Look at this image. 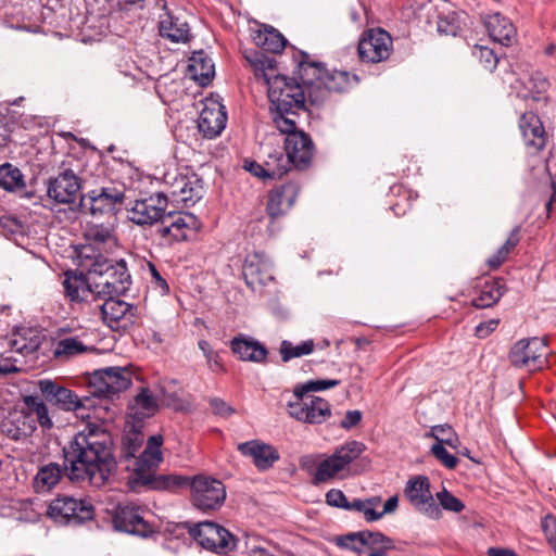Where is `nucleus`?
<instances>
[{
    "label": "nucleus",
    "instance_id": "42",
    "mask_svg": "<svg viewBox=\"0 0 556 556\" xmlns=\"http://www.w3.org/2000/svg\"><path fill=\"white\" fill-rule=\"evenodd\" d=\"M341 381L337 379L311 380L305 383H299L293 389V397H296L298 400H303V396L307 395L308 392L324 391L327 389L338 387Z\"/></svg>",
    "mask_w": 556,
    "mask_h": 556
},
{
    "label": "nucleus",
    "instance_id": "32",
    "mask_svg": "<svg viewBox=\"0 0 556 556\" xmlns=\"http://www.w3.org/2000/svg\"><path fill=\"white\" fill-rule=\"evenodd\" d=\"M519 128L528 146H532L538 151L545 147V129L538 114L522 113L519 118Z\"/></svg>",
    "mask_w": 556,
    "mask_h": 556
},
{
    "label": "nucleus",
    "instance_id": "55",
    "mask_svg": "<svg viewBox=\"0 0 556 556\" xmlns=\"http://www.w3.org/2000/svg\"><path fill=\"white\" fill-rule=\"evenodd\" d=\"M326 503L329 506L345 509L348 498L341 490L331 489L326 493Z\"/></svg>",
    "mask_w": 556,
    "mask_h": 556
},
{
    "label": "nucleus",
    "instance_id": "29",
    "mask_svg": "<svg viewBox=\"0 0 556 556\" xmlns=\"http://www.w3.org/2000/svg\"><path fill=\"white\" fill-rule=\"evenodd\" d=\"M238 451L243 456L252 457L254 466L261 471L271 468L275 462L280 457L278 451L274 446L258 440L240 443L238 445Z\"/></svg>",
    "mask_w": 556,
    "mask_h": 556
},
{
    "label": "nucleus",
    "instance_id": "8",
    "mask_svg": "<svg viewBox=\"0 0 556 556\" xmlns=\"http://www.w3.org/2000/svg\"><path fill=\"white\" fill-rule=\"evenodd\" d=\"M47 516L56 525L77 527L94 518V506L89 500L59 494L49 503Z\"/></svg>",
    "mask_w": 556,
    "mask_h": 556
},
{
    "label": "nucleus",
    "instance_id": "9",
    "mask_svg": "<svg viewBox=\"0 0 556 556\" xmlns=\"http://www.w3.org/2000/svg\"><path fill=\"white\" fill-rule=\"evenodd\" d=\"M186 483L179 488L190 489L192 505L203 511H215L219 509L226 500L225 484L215 478L198 475L192 478L184 476Z\"/></svg>",
    "mask_w": 556,
    "mask_h": 556
},
{
    "label": "nucleus",
    "instance_id": "60",
    "mask_svg": "<svg viewBox=\"0 0 556 556\" xmlns=\"http://www.w3.org/2000/svg\"><path fill=\"white\" fill-rule=\"evenodd\" d=\"M362 416L363 414L358 409L348 410L345 417L341 420L340 426L345 430H350L361 422Z\"/></svg>",
    "mask_w": 556,
    "mask_h": 556
},
{
    "label": "nucleus",
    "instance_id": "63",
    "mask_svg": "<svg viewBox=\"0 0 556 556\" xmlns=\"http://www.w3.org/2000/svg\"><path fill=\"white\" fill-rule=\"evenodd\" d=\"M521 226L517 225L510 231L508 238L501 248H506V252L509 254L520 242Z\"/></svg>",
    "mask_w": 556,
    "mask_h": 556
},
{
    "label": "nucleus",
    "instance_id": "26",
    "mask_svg": "<svg viewBox=\"0 0 556 556\" xmlns=\"http://www.w3.org/2000/svg\"><path fill=\"white\" fill-rule=\"evenodd\" d=\"M173 200L192 206L204 195L203 179L195 173L178 175L170 186Z\"/></svg>",
    "mask_w": 556,
    "mask_h": 556
},
{
    "label": "nucleus",
    "instance_id": "52",
    "mask_svg": "<svg viewBox=\"0 0 556 556\" xmlns=\"http://www.w3.org/2000/svg\"><path fill=\"white\" fill-rule=\"evenodd\" d=\"M541 528L547 543L556 554V516L553 514L545 515L541 520Z\"/></svg>",
    "mask_w": 556,
    "mask_h": 556
},
{
    "label": "nucleus",
    "instance_id": "16",
    "mask_svg": "<svg viewBox=\"0 0 556 556\" xmlns=\"http://www.w3.org/2000/svg\"><path fill=\"white\" fill-rule=\"evenodd\" d=\"M47 195L58 204H74L77 211V199L83 189L81 178L67 167H60L55 176L46 181Z\"/></svg>",
    "mask_w": 556,
    "mask_h": 556
},
{
    "label": "nucleus",
    "instance_id": "41",
    "mask_svg": "<svg viewBox=\"0 0 556 556\" xmlns=\"http://www.w3.org/2000/svg\"><path fill=\"white\" fill-rule=\"evenodd\" d=\"M265 52L266 51H255L253 55L247 56V59L254 68L255 76L263 77L267 84V78H273L267 71L275 70L277 61L275 58L266 55Z\"/></svg>",
    "mask_w": 556,
    "mask_h": 556
},
{
    "label": "nucleus",
    "instance_id": "56",
    "mask_svg": "<svg viewBox=\"0 0 556 556\" xmlns=\"http://www.w3.org/2000/svg\"><path fill=\"white\" fill-rule=\"evenodd\" d=\"M13 123L9 116L0 113V148L7 147L11 140Z\"/></svg>",
    "mask_w": 556,
    "mask_h": 556
},
{
    "label": "nucleus",
    "instance_id": "19",
    "mask_svg": "<svg viewBox=\"0 0 556 556\" xmlns=\"http://www.w3.org/2000/svg\"><path fill=\"white\" fill-rule=\"evenodd\" d=\"M92 394L99 397L113 399L114 395L127 390L131 379L122 367H108L96 370L89 379Z\"/></svg>",
    "mask_w": 556,
    "mask_h": 556
},
{
    "label": "nucleus",
    "instance_id": "39",
    "mask_svg": "<svg viewBox=\"0 0 556 556\" xmlns=\"http://www.w3.org/2000/svg\"><path fill=\"white\" fill-rule=\"evenodd\" d=\"M90 348L86 345L79 336L62 338L54 344L53 356L58 359L71 358L88 352Z\"/></svg>",
    "mask_w": 556,
    "mask_h": 556
},
{
    "label": "nucleus",
    "instance_id": "23",
    "mask_svg": "<svg viewBox=\"0 0 556 556\" xmlns=\"http://www.w3.org/2000/svg\"><path fill=\"white\" fill-rule=\"evenodd\" d=\"M242 277L247 287L252 290L274 280L273 264L267 255L264 252L247 254L242 266Z\"/></svg>",
    "mask_w": 556,
    "mask_h": 556
},
{
    "label": "nucleus",
    "instance_id": "14",
    "mask_svg": "<svg viewBox=\"0 0 556 556\" xmlns=\"http://www.w3.org/2000/svg\"><path fill=\"white\" fill-rule=\"evenodd\" d=\"M190 536L203 548L226 554L237 546V539L223 526L214 521H200L190 528Z\"/></svg>",
    "mask_w": 556,
    "mask_h": 556
},
{
    "label": "nucleus",
    "instance_id": "24",
    "mask_svg": "<svg viewBox=\"0 0 556 556\" xmlns=\"http://www.w3.org/2000/svg\"><path fill=\"white\" fill-rule=\"evenodd\" d=\"M167 197L163 192H155L149 198L136 200L129 211V219L137 225H153L165 214Z\"/></svg>",
    "mask_w": 556,
    "mask_h": 556
},
{
    "label": "nucleus",
    "instance_id": "46",
    "mask_svg": "<svg viewBox=\"0 0 556 556\" xmlns=\"http://www.w3.org/2000/svg\"><path fill=\"white\" fill-rule=\"evenodd\" d=\"M367 534H369V530H363V531H357V532H350L348 534L339 536L337 539V545L342 547V548H346V549H350L352 552L359 553L361 552V547L357 546L356 544L348 543V540H356V542L361 546H368L369 539H368Z\"/></svg>",
    "mask_w": 556,
    "mask_h": 556
},
{
    "label": "nucleus",
    "instance_id": "7",
    "mask_svg": "<svg viewBox=\"0 0 556 556\" xmlns=\"http://www.w3.org/2000/svg\"><path fill=\"white\" fill-rule=\"evenodd\" d=\"M289 138L290 136L286 135V153L280 150H274L273 152L268 153L267 159L264 162V168L269 174L268 179L281 178L285 174L288 173L291 165L299 170L307 169L311 166L315 150L311 136L308 135V142H304L305 144L300 143L296 139L294 149L292 148V143L289 144Z\"/></svg>",
    "mask_w": 556,
    "mask_h": 556
},
{
    "label": "nucleus",
    "instance_id": "51",
    "mask_svg": "<svg viewBox=\"0 0 556 556\" xmlns=\"http://www.w3.org/2000/svg\"><path fill=\"white\" fill-rule=\"evenodd\" d=\"M0 228L5 236L24 235V224L13 215L0 216Z\"/></svg>",
    "mask_w": 556,
    "mask_h": 556
},
{
    "label": "nucleus",
    "instance_id": "3",
    "mask_svg": "<svg viewBox=\"0 0 556 556\" xmlns=\"http://www.w3.org/2000/svg\"><path fill=\"white\" fill-rule=\"evenodd\" d=\"M78 257L88 262L93 290L99 299L124 295L129 291L131 276L125 260H110L96 253L91 245L83 247L78 251Z\"/></svg>",
    "mask_w": 556,
    "mask_h": 556
},
{
    "label": "nucleus",
    "instance_id": "54",
    "mask_svg": "<svg viewBox=\"0 0 556 556\" xmlns=\"http://www.w3.org/2000/svg\"><path fill=\"white\" fill-rule=\"evenodd\" d=\"M157 223H160V225L156 229V232L160 236V238L162 239V241L166 244H173L170 229H172V226L174 225V223H172V219L169 218V212L165 213L159 219Z\"/></svg>",
    "mask_w": 556,
    "mask_h": 556
},
{
    "label": "nucleus",
    "instance_id": "64",
    "mask_svg": "<svg viewBox=\"0 0 556 556\" xmlns=\"http://www.w3.org/2000/svg\"><path fill=\"white\" fill-rule=\"evenodd\" d=\"M448 433L450 435H455L452 427L447 424L444 425H435L431 427V430L426 434L427 438H433L435 441L438 439L443 438L444 434Z\"/></svg>",
    "mask_w": 556,
    "mask_h": 556
},
{
    "label": "nucleus",
    "instance_id": "12",
    "mask_svg": "<svg viewBox=\"0 0 556 556\" xmlns=\"http://www.w3.org/2000/svg\"><path fill=\"white\" fill-rule=\"evenodd\" d=\"M121 295L106 296L101 304L102 321L113 331L129 332L139 325L140 316L137 305L116 299Z\"/></svg>",
    "mask_w": 556,
    "mask_h": 556
},
{
    "label": "nucleus",
    "instance_id": "10",
    "mask_svg": "<svg viewBox=\"0 0 556 556\" xmlns=\"http://www.w3.org/2000/svg\"><path fill=\"white\" fill-rule=\"evenodd\" d=\"M147 509L134 502L118 503L112 514V525L115 531L139 536L152 538L159 533L156 526L144 518Z\"/></svg>",
    "mask_w": 556,
    "mask_h": 556
},
{
    "label": "nucleus",
    "instance_id": "5",
    "mask_svg": "<svg viewBox=\"0 0 556 556\" xmlns=\"http://www.w3.org/2000/svg\"><path fill=\"white\" fill-rule=\"evenodd\" d=\"M163 462L162 451H149L148 447L132 460V467L126 466L131 473L127 477V486L136 493L144 491L178 492L186 483L182 475L156 473L159 465Z\"/></svg>",
    "mask_w": 556,
    "mask_h": 556
},
{
    "label": "nucleus",
    "instance_id": "34",
    "mask_svg": "<svg viewBox=\"0 0 556 556\" xmlns=\"http://www.w3.org/2000/svg\"><path fill=\"white\" fill-rule=\"evenodd\" d=\"M484 25L488 29L490 37L494 41H497L506 47L511 45V41L516 34V29L513 23L507 17H505L501 13H495L489 15L485 18Z\"/></svg>",
    "mask_w": 556,
    "mask_h": 556
},
{
    "label": "nucleus",
    "instance_id": "47",
    "mask_svg": "<svg viewBox=\"0 0 556 556\" xmlns=\"http://www.w3.org/2000/svg\"><path fill=\"white\" fill-rule=\"evenodd\" d=\"M471 52L473 56L479 59L485 70L493 72L496 68L498 58L492 49L485 46L476 45Z\"/></svg>",
    "mask_w": 556,
    "mask_h": 556
},
{
    "label": "nucleus",
    "instance_id": "11",
    "mask_svg": "<svg viewBox=\"0 0 556 556\" xmlns=\"http://www.w3.org/2000/svg\"><path fill=\"white\" fill-rule=\"evenodd\" d=\"M365 450L366 445L355 440L338 446L331 455L319 463L313 477V483L319 484L333 479L346 466L358 458Z\"/></svg>",
    "mask_w": 556,
    "mask_h": 556
},
{
    "label": "nucleus",
    "instance_id": "25",
    "mask_svg": "<svg viewBox=\"0 0 556 556\" xmlns=\"http://www.w3.org/2000/svg\"><path fill=\"white\" fill-rule=\"evenodd\" d=\"M38 387L45 401L56 409L75 412L83 407L81 401L73 390L53 380L41 379Z\"/></svg>",
    "mask_w": 556,
    "mask_h": 556
},
{
    "label": "nucleus",
    "instance_id": "50",
    "mask_svg": "<svg viewBox=\"0 0 556 556\" xmlns=\"http://www.w3.org/2000/svg\"><path fill=\"white\" fill-rule=\"evenodd\" d=\"M431 454L447 469H455L458 464V458L451 454L443 445L442 441L440 443H434L431 446Z\"/></svg>",
    "mask_w": 556,
    "mask_h": 556
},
{
    "label": "nucleus",
    "instance_id": "15",
    "mask_svg": "<svg viewBox=\"0 0 556 556\" xmlns=\"http://www.w3.org/2000/svg\"><path fill=\"white\" fill-rule=\"evenodd\" d=\"M545 342L538 337L523 338L515 342L508 351V362L517 369L536 371L545 365Z\"/></svg>",
    "mask_w": 556,
    "mask_h": 556
},
{
    "label": "nucleus",
    "instance_id": "4",
    "mask_svg": "<svg viewBox=\"0 0 556 556\" xmlns=\"http://www.w3.org/2000/svg\"><path fill=\"white\" fill-rule=\"evenodd\" d=\"M304 62V77L308 80L309 104L321 106L332 92L343 93L356 86L359 78L346 71H329L325 63L312 61L305 51H299Z\"/></svg>",
    "mask_w": 556,
    "mask_h": 556
},
{
    "label": "nucleus",
    "instance_id": "13",
    "mask_svg": "<svg viewBox=\"0 0 556 556\" xmlns=\"http://www.w3.org/2000/svg\"><path fill=\"white\" fill-rule=\"evenodd\" d=\"M300 190L299 182L290 180L277 185L268 191L265 211L268 217L266 230L269 236H275L279 230V227H276V219L288 214L294 205Z\"/></svg>",
    "mask_w": 556,
    "mask_h": 556
},
{
    "label": "nucleus",
    "instance_id": "31",
    "mask_svg": "<svg viewBox=\"0 0 556 556\" xmlns=\"http://www.w3.org/2000/svg\"><path fill=\"white\" fill-rule=\"evenodd\" d=\"M144 426L130 422L126 420L125 430L121 439V451L118 460L116 463L135 460L137 453L143 445L144 433L142 431Z\"/></svg>",
    "mask_w": 556,
    "mask_h": 556
},
{
    "label": "nucleus",
    "instance_id": "49",
    "mask_svg": "<svg viewBox=\"0 0 556 556\" xmlns=\"http://www.w3.org/2000/svg\"><path fill=\"white\" fill-rule=\"evenodd\" d=\"M367 536L369 539L368 547L374 551L389 552L395 549L394 540L380 531H369Z\"/></svg>",
    "mask_w": 556,
    "mask_h": 556
},
{
    "label": "nucleus",
    "instance_id": "6",
    "mask_svg": "<svg viewBox=\"0 0 556 556\" xmlns=\"http://www.w3.org/2000/svg\"><path fill=\"white\" fill-rule=\"evenodd\" d=\"M125 185L106 181L79 195L77 212L84 215H115L125 204Z\"/></svg>",
    "mask_w": 556,
    "mask_h": 556
},
{
    "label": "nucleus",
    "instance_id": "30",
    "mask_svg": "<svg viewBox=\"0 0 556 556\" xmlns=\"http://www.w3.org/2000/svg\"><path fill=\"white\" fill-rule=\"evenodd\" d=\"M159 409L156 397L148 388H141L127 407V419L144 426V421L155 415Z\"/></svg>",
    "mask_w": 556,
    "mask_h": 556
},
{
    "label": "nucleus",
    "instance_id": "35",
    "mask_svg": "<svg viewBox=\"0 0 556 556\" xmlns=\"http://www.w3.org/2000/svg\"><path fill=\"white\" fill-rule=\"evenodd\" d=\"M253 41L263 51L280 53L288 43L286 37L274 26L263 24L253 35Z\"/></svg>",
    "mask_w": 556,
    "mask_h": 556
},
{
    "label": "nucleus",
    "instance_id": "58",
    "mask_svg": "<svg viewBox=\"0 0 556 556\" xmlns=\"http://www.w3.org/2000/svg\"><path fill=\"white\" fill-rule=\"evenodd\" d=\"M265 164H260L254 160H244L243 168L255 177L268 179L269 174L264 168Z\"/></svg>",
    "mask_w": 556,
    "mask_h": 556
},
{
    "label": "nucleus",
    "instance_id": "27",
    "mask_svg": "<svg viewBox=\"0 0 556 556\" xmlns=\"http://www.w3.org/2000/svg\"><path fill=\"white\" fill-rule=\"evenodd\" d=\"M227 112L223 104L216 102L205 105L198 118V128L204 138L214 139L222 134L227 124Z\"/></svg>",
    "mask_w": 556,
    "mask_h": 556
},
{
    "label": "nucleus",
    "instance_id": "53",
    "mask_svg": "<svg viewBox=\"0 0 556 556\" xmlns=\"http://www.w3.org/2000/svg\"><path fill=\"white\" fill-rule=\"evenodd\" d=\"M208 404L213 415L220 418H228L237 413V409L233 406L217 396L210 397Z\"/></svg>",
    "mask_w": 556,
    "mask_h": 556
},
{
    "label": "nucleus",
    "instance_id": "33",
    "mask_svg": "<svg viewBox=\"0 0 556 556\" xmlns=\"http://www.w3.org/2000/svg\"><path fill=\"white\" fill-rule=\"evenodd\" d=\"M188 70L191 77L202 87L210 85L215 75L214 62L202 49L192 53Z\"/></svg>",
    "mask_w": 556,
    "mask_h": 556
},
{
    "label": "nucleus",
    "instance_id": "22",
    "mask_svg": "<svg viewBox=\"0 0 556 556\" xmlns=\"http://www.w3.org/2000/svg\"><path fill=\"white\" fill-rule=\"evenodd\" d=\"M37 179L30 178L28 181L22 170L12 163L5 162L0 165V189L7 192L14 193L21 199L37 200L41 199L37 194Z\"/></svg>",
    "mask_w": 556,
    "mask_h": 556
},
{
    "label": "nucleus",
    "instance_id": "36",
    "mask_svg": "<svg viewBox=\"0 0 556 556\" xmlns=\"http://www.w3.org/2000/svg\"><path fill=\"white\" fill-rule=\"evenodd\" d=\"M506 292L504 278H492L481 285L480 293L471 302L476 308H486L496 304Z\"/></svg>",
    "mask_w": 556,
    "mask_h": 556
},
{
    "label": "nucleus",
    "instance_id": "45",
    "mask_svg": "<svg viewBox=\"0 0 556 556\" xmlns=\"http://www.w3.org/2000/svg\"><path fill=\"white\" fill-rule=\"evenodd\" d=\"M85 236L91 243L96 244H104L113 239L112 229L103 224H88Z\"/></svg>",
    "mask_w": 556,
    "mask_h": 556
},
{
    "label": "nucleus",
    "instance_id": "44",
    "mask_svg": "<svg viewBox=\"0 0 556 556\" xmlns=\"http://www.w3.org/2000/svg\"><path fill=\"white\" fill-rule=\"evenodd\" d=\"M199 349L203 352L206 359L207 367L211 371L218 374L225 372L226 368L222 362L219 352L215 351L207 340H200L198 342Z\"/></svg>",
    "mask_w": 556,
    "mask_h": 556
},
{
    "label": "nucleus",
    "instance_id": "28",
    "mask_svg": "<svg viewBox=\"0 0 556 556\" xmlns=\"http://www.w3.org/2000/svg\"><path fill=\"white\" fill-rule=\"evenodd\" d=\"M229 348L238 359L252 363H265L268 356L267 348L260 341L245 334H238L229 342Z\"/></svg>",
    "mask_w": 556,
    "mask_h": 556
},
{
    "label": "nucleus",
    "instance_id": "62",
    "mask_svg": "<svg viewBox=\"0 0 556 556\" xmlns=\"http://www.w3.org/2000/svg\"><path fill=\"white\" fill-rule=\"evenodd\" d=\"M148 265H149L151 277H152L154 283L156 285V287H159L163 293H168L169 286H168L166 279L162 277V275L160 274V271L157 270L156 266L153 263L150 262V263H148Z\"/></svg>",
    "mask_w": 556,
    "mask_h": 556
},
{
    "label": "nucleus",
    "instance_id": "40",
    "mask_svg": "<svg viewBox=\"0 0 556 556\" xmlns=\"http://www.w3.org/2000/svg\"><path fill=\"white\" fill-rule=\"evenodd\" d=\"M315 343L313 339L305 340L298 345H294L289 340H282L279 346L281 361L288 363L293 358L308 355L314 351Z\"/></svg>",
    "mask_w": 556,
    "mask_h": 556
},
{
    "label": "nucleus",
    "instance_id": "2",
    "mask_svg": "<svg viewBox=\"0 0 556 556\" xmlns=\"http://www.w3.org/2000/svg\"><path fill=\"white\" fill-rule=\"evenodd\" d=\"M267 97L269 115L275 127L283 135H289V144L294 149L296 139L300 143L308 142V134L298 128L301 113L311 114L308 99V80L304 77L302 56L298 61L293 77L276 74L267 78Z\"/></svg>",
    "mask_w": 556,
    "mask_h": 556
},
{
    "label": "nucleus",
    "instance_id": "18",
    "mask_svg": "<svg viewBox=\"0 0 556 556\" xmlns=\"http://www.w3.org/2000/svg\"><path fill=\"white\" fill-rule=\"evenodd\" d=\"M287 413L300 422L321 425L331 417V405L320 396L304 395L303 400H290L287 403Z\"/></svg>",
    "mask_w": 556,
    "mask_h": 556
},
{
    "label": "nucleus",
    "instance_id": "43",
    "mask_svg": "<svg viewBox=\"0 0 556 556\" xmlns=\"http://www.w3.org/2000/svg\"><path fill=\"white\" fill-rule=\"evenodd\" d=\"M437 29L439 34L446 36H458L463 30V23L459 15L451 11L438 17Z\"/></svg>",
    "mask_w": 556,
    "mask_h": 556
},
{
    "label": "nucleus",
    "instance_id": "37",
    "mask_svg": "<svg viewBox=\"0 0 556 556\" xmlns=\"http://www.w3.org/2000/svg\"><path fill=\"white\" fill-rule=\"evenodd\" d=\"M169 218L174 223L170 229L173 243L188 240L189 231H194L199 227V220L191 213L169 212Z\"/></svg>",
    "mask_w": 556,
    "mask_h": 556
},
{
    "label": "nucleus",
    "instance_id": "59",
    "mask_svg": "<svg viewBox=\"0 0 556 556\" xmlns=\"http://www.w3.org/2000/svg\"><path fill=\"white\" fill-rule=\"evenodd\" d=\"M193 523L185 521V522H176L168 523L165 532L173 535L176 539H179L185 535L187 532L190 535V528H192Z\"/></svg>",
    "mask_w": 556,
    "mask_h": 556
},
{
    "label": "nucleus",
    "instance_id": "21",
    "mask_svg": "<svg viewBox=\"0 0 556 556\" xmlns=\"http://www.w3.org/2000/svg\"><path fill=\"white\" fill-rule=\"evenodd\" d=\"M392 38L382 28H371L363 33L357 46L359 60L366 63H378L389 58Z\"/></svg>",
    "mask_w": 556,
    "mask_h": 556
},
{
    "label": "nucleus",
    "instance_id": "57",
    "mask_svg": "<svg viewBox=\"0 0 556 556\" xmlns=\"http://www.w3.org/2000/svg\"><path fill=\"white\" fill-rule=\"evenodd\" d=\"M500 324V319H490L486 321H482L475 328V336L479 339H485L489 337L495 329L497 328Z\"/></svg>",
    "mask_w": 556,
    "mask_h": 556
},
{
    "label": "nucleus",
    "instance_id": "1",
    "mask_svg": "<svg viewBox=\"0 0 556 556\" xmlns=\"http://www.w3.org/2000/svg\"><path fill=\"white\" fill-rule=\"evenodd\" d=\"M63 464L51 462L41 466L34 479L36 492L52 490L63 477L71 482L88 481L103 486L116 470L114 441L102 425L87 422L63 447Z\"/></svg>",
    "mask_w": 556,
    "mask_h": 556
},
{
    "label": "nucleus",
    "instance_id": "17",
    "mask_svg": "<svg viewBox=\"0 0 556 556\" xmlns=\"http://www.w3.org/2000/svg\"><path fill=\"white\" fill-rule=\"evenodd\" d=\"M80 265L86 269H66L62 274V287L65 299L71 303H84L98 300L93 290L92 277L88 262L81 260Z\"/></svg>",
    "mask_w": 556,
    "mask_h": 556
},
{
    "label": "nucleus",
    "instance_id": "48",
    "mask_svg": "<svg viewBox=\"0 0 556 556\" xmlns=\"http://www.w3.org/2000/svg\"><path fill=\"white\" fill-rule=\"evenodd\" d=\"M437 500L439 501V507L442 509L453 513H460L465 509V504L454 496L451 492H448L445 488L435 494Z\"/></svg>",
    "mask_w": 556,
    "mask_h": 556
},
{
    "label": "nucleus",
    "instance_id": "61",
    "mask_svg": "<svg viewBox=\"0 0 556 556\" xmlns=\"http://www.w3.org/2000/svg\"><path fill=\"white\" fill-rule=\"evenodd\" d=\"M508 253L506 248H498L496 252L486 260V264L491 269H497L507 260Z\"/></svg>",
    "mask_w": 556,
    "mask_h": 556
},
{
    "label": "nucleus",
    "instance_id": "20",
    "mask_svg": "<svg viewBox=\"0 0 556 556\" xmlns=\"http://www.w3.org/2000/svg\"><path fill=\"white\" fill-rule=\"evenodd\" d=\"M404 495L417 510L427 517L434 520L441 518L442 511L433 500L427 476L418 475L410 478L404 489Z\"/></svg>",
    "mask_w": 556,
    "mask_h": 556
},
{
    "label": "nucleus",
    "instance_id": "38",
    "mask_svg": "<svg viewBox=\"0 0 556 556\" xmlns=\"http://www.w3.org/2000/svg\"><path fill=\"white\" fill-rule=\"evenodd\" d=\"M160 34L173 42H186L190 38L187 23H178V18L167 13L160 22Z\"/></svg>",
    "mask_w": 556,
    "mask_h": 556
}]
</instances>
